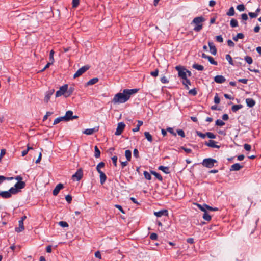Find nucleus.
<instances>
[{
  "instance_id": "f257e3e1",
  "label": "nucleus",
  "mask_w": 261,
  "mask_h": 261,
  "mask_svg": "<svg viewBox=\"0 0 261 261\" xmlns=\"http://www.w3.org/2000/svg\"><path fill=\"white\" fill-rule=\"evenodd\" d=\"M138 91L137 89H124L122 93H118L115 95L113 102L115 103H124L129 99L132 94L137 93Z\"/></svg>"
},
{
  "instance_id": "f03ea898",
  "label": "nucleus",
  "mask_w": 261,
  "mask_h": 261,
  "mask_svg": "<svg viewBox=\"0 0 261 261\" xmlns=\"http://www.w3.org/2000/svg\"><path fill=\"white\" fill-rule=\"evenodd\" d=\"M203 21H204V18L202 16L194 18L192 22V24L193 23L195 25L194 30L196 32H199L202 29V23Z\"/></svg>"
},
{
  "instance_id": "7ed1b4c3",
  "label": "nucleus",
  "mask_w": 261,
  "mask_h": 261,
  "mask_svg": "<svg viewBox=\"0 0 261 261\" xmlns=\"http://www.w3.org/2000/svg\"><path fill=\"white\" fill-rule=\"evenodd\" d=\"M16 193V183L14 187H11L9 191H0V196L3 198H9L11 197L12 194Z\"/></svg>"
},
{
  "instance_id": "20e7f679",
  "label": "nucleus",
  "mask_w": 261,
  "mask_h": 261,
  "mask_svg": "<svg viewBox=\"0 0 261 261\" xmlns=\"http://www.w3.org/2000/svg\"><path fill=\"white\" fill-rule=\"evenodd\" d=\"M175 68L178 71V75L179 77L183 80L187 77L185 68L181 66H176Z\"/></svg>"
},
{
  "instance_id": "39448f33",
  "label": "nucleus",
  "mask_w": 261,
  "mask_h": 261,
  "mask_svg": "<svg viewBox=\"0 0 261 261\" xmlns=\"http://www.w3.org/2000/svg\"><path fill=\"white\" fill-rule=\"evenodd\" d=\"M216 160L211 159L207 158L203 160L202 162V165L207 168H212L214 166V164L216 163Z\"/></svg>"
},
{
  "instance_id": "423d86ee",
  "label": "nucleus",
  "mask_w": 261,
  "mask_h": 261,
  "mask_svg": "<svg viewBox=\"0 0 261 261\" xmlns=\"http://www.w3.org/2000/svg\"><path fill=\"white\" fill-rule=\"evenodd\" d=\"M67 88H68V85L65 84L63 86H61L59 90L57 91L56 93V97H58L62 95H65V93H66V91H67Z\"/></svg>"
},
{
  "instance_id": "0eeeda50",
  "label": "nucleus",
  "mask_w": 261,
  "mask_h": 261,
  "mask_svg": "<svg viewBox=\"0 0 261 261\" xmlns=\"http://www.w3.org/2000/svg\"><path fill=\"white\" fill-rule=\"evenodd\" d=\"M89 67H90L88 65H86V66L82 67L74 74L73 77L76 78V77H79L82 74H83L84 73H85L87 70H88L89 69Z\"/></svg>"
},
{
  "instance_id": "6e6552de",
  "label": "nucleus",
  "mask_w": 261,
  "mask_h": 261,
  "mask_svg": "<svg viewBox=\"0 0 261 261\" xmlns=\"http://www.w3.org/2000/svg\"><path fill=\"white\" fill-rule=\"evenodd\" d=\"M22 179L21 176H17V193L25 186V182L22 181Z\"/></svg>"
},
{
  "instance_id": "1a4fd4ad",
  "label": "nucleus",
  "mask_w": 261,
  "mask_h": 261,
  "mask_svg": "<svg viewBox=\"0 0 261 261\" xmlns=\"http://www.w3.org/2000/svg\"><path fill=\"white\" fill-rule=\"evenodd\" d=\"M125 126V124L123 122L118 123L115 134L116 135H121L123 130H124Z\"/></svg>"
},
{
  "instance_id": "9d476101",
  "label": "nucleus",
  "mask_w": 261,
  "mask_h": 261,
  "mask_svg": "<svg viewBox=\"0 0 261 261\" xmlns=\"http://www.w3.org/2000/svg\"><path fill=\"white\" fill-rule=\"evenodd\" d=\"M83 172L80 169L76 171V172L72 175V178L74 180H76L79 181L82 177Z\"/></svg>"
},
{
  "instance_id": "9b49d317",
  "label": "nucleus",
  "mask_w": 261,
  "mask_h": 261,
  "mask_svg": "<svg viewBox=\"0 0 261 261\" xmlns=\"http://www.w3.org/2000/svg\"><path fill=\"white\" fill-rule=\"evenodd\" d=\"M65 117L67 119V121H68L70 120L77 119L78 116L76 115H73V112L72 111H68L66 112Z\"/></svg>"
},
{
  "instance_id": "f8f14e48",
  "label": "nucleus",
  "mask_w": 261,
  "mask_h": 261,
  "mask_svg": "<svg viewBox=\"0 0 261 261\" xmlns=\"http://www.w3.org/2000/svg\"><path fill=\"white\" fill-rule=\"evenodd\" d=\"M205 145L212 148H219L220 147L219 145H216V142L215 141L212 140H210L208 142H206L205 143Z\"/></svg>"
},
{
  "instance_id": "ddd939ff",
  "label": "nucleus",
  "mask_w": 261,
  "mask_h": 261,
  "mask_svg": "<svg viewBox=\"0 0 261 261\" xmlns=\"http://www.w3.org/2000/svg\"><path fill=\"white\" fill-rule=\"evenodd\" d=\"M54 89H50L46 92L44 97V101L45 102L47 103L48 102L51 96L54 94Z\"/></svg>"
},
{
  "instance_id": "4468645a",
  "label": "nucleus",
  "mask_w": 261,
  "mask_h": 261,
  "mask_svg": "<svg viewBox=\"0 0 261 261\" xmlns=\"http://www.w3.org/2000/svg\"><path fill=\"white\" fill-rule=\"evenodd\" d=\"M98 127H94L93 128H88L85 129L83 132V133L87 135H90L93 134L94 133L97 132L98 130Z\"/></svg>"
},
{
  "instance_id": "2eb2a0df",
  "label": "nucleus",
  "mask_w": 261,
  "mask_h": 261,
  "mask_svg": "<svg viewBox=\"0 0 261 261\" xmlns=\"http://www.w3.org/2000/svg\"><path fill=\"white\" fill-rule=\"evenodd\" d=\"M63 185L61 183L58 184L53 191V194L54 195L56 196L58 194L60 190L63 188Z\"/></svg>"
},
{
  "instance_id": "dca6fc26",
  "label": "nucleus",
  "mask_w": 261,
  "mask_h": 261,
  "mask_svg": "<svg viewBox=\"0 0 261 261\" xmlns=\"http://www.w3.org/2000/svg\"><path fill=\"white\" fill-rule=\"evenodd\" d=\"M154 214L158 217H161L162 216H168V213L167 210H162L159 212H155Z\"/></svg>"
},
{
  "instance_id": "f3484780",
  "label": "nucleus",
  "mask_w": 261,
  "mask_h": 261,
  "mask_svg": "<svg viewBox=\"0 0 261 261\" xmlns=\"http://www.w3.org/2000/svg\"><path fill=\"white\" fill-rule=\"evenodd\" d=\"M243 167V166L241 165L239 163H236L231 166L230 170L232 171H239Z\"/></svg>"
},
{
  "instance_id": "a211bd4d",
  "label": "nucleus",
  "mask_w": 261,
  "mask_h": 261,
  "mask_svg": "<svg viewBox=\"0 0 261 261\" xmlns=\"http://www.w3.org/2000/svg\"><path fill=\"white\" fill-rule=\"evenodd\" d=\"M214 81L217 83L221 84L224 83L226 81V79L222 75H217L214 77Z\"/></svg>"
},
{
  "instance_id": "6ab92c4d",
  "label": "nucleus",
  "mask_w": 261,
  "mask_h": 261,
  "mask_svg": "<svg viewBox=\"0 0 261 261\" xmlns=\"http://www.w3.org/2000/svg\"><path fill=\"white\" fill-rule=\"evenodd\" d=\"M208 44L210 47V52L213 55H215L217 53V49L215 46L214 45V43L213 42H209L208 43Z\"/></svg>"
},
{
  "instance_id": "aec40b11",
  "label": "nucleus",
  "mask_w": 261,
  "mask_h": 261,
  "mask_svg": "<svg viewBox=\"0 0 261 261\" xmlns=\"http://www.w3.org/2000/svg\"><path fill=\"white\" fill-rule=\"evenodd\" d=\"M24 230V226L22 220H19L18 227H17V232H22Z\"/></svg>"
},
{
  "instance_id": "412c9836",
  "label": "nucleus",
  "mask_w": 261,
  "mask_h": 261,
  "mask_svg": "<svg viewBox=\"0 0 261 261\" xmlns=\"http://www.w3.org/2000/svg\"><path fill=\"white\" fill-rule=\"evenodd\" d=\"M246 102L247 103V106H248L249 107H252L255 104V101L253 99L250 98H247L246 99Z\"/></svg>"
},
{
  "instance_id": "4be33fe9",
  "label": "nucleus",
  "mask_w": 261,
  "mask_h": 261,
  "mask_svg": "<svg viewBox=\"0 0 261 261\" xmlns=\"http://www.w3.org/2000/svg\"><path fill=\"white\" fill-rule=\"evenodd\" d=\"M100 174V183L102 185L107 179V176L106 174L102 172L101 171L98 172Z\"/></svg>"
},
{
  "instance_id": "5701e85b",
  "label": "nucleus",
  "mask_w": 261,
  "mask_h": 261,
  "mask_svg": "<svg viewBox=\"0 0 261 261\" xmlns=\"http://www.w3.org/2000/svg\"><path fill=\"white\" fill-rule=\"evenodd\" d=\"M192 67L198 71H202L204 69V67L202 65H199L197 64H194L192 65Z\"/></svg>"
},
{
  "instance_id": "b1692460",
  "label": "nucleus",
  "mask_w": 261,
  "mask_h": 261,
  "mask_svg": "<svg viewBox=\"0 0 261 261\" xmlns=\"http://www.w3.org/2000/svg\"><path fill=\"white\" fill-rule=\"evenodd\" d=\"M125 156L127 160V161H130L131 160L132 158V152L129 150H126L125 151Z\"/></svg>"
},
{
  "instance_id": "393cba45",
  "label": "nucleus",
  "mask_w": 261,
  "mask_h": 261,
  "mask_svg": "<svg viewBox=\"0 0 261 261\" xmlns=\"http://www.w3.org/2000/svg\"><path fill=\"white\" fill-rule=\"evenodd\" d=\"M159 169L162 171L163 172H164V173H166V174H168L169 173V169L168 167H165V166H160L159 167Z\"/></svg>"
},
{
  "instance_id": "a878e982",
  "label": "nucleus",
  "mask_w": 261,
  "mask_h": 261,
  "mask_svg": "<svg viewBox=\"0 0 261 261\" xmlns=\"http://www.w3.org/2000/svg\"><path fill=\"white\" fill-rule=\"evenodd\" d=\"M98 81V79L97 77L93 78L91 80H90L87 83V85H92L95 83H96Z\"/></svg>"
},
{
  "instance_id": "bb28decb",
  "label": "nucleus",
  "mask_w": 261,
  "mask_h": 261,
  "mask_svg": "<svg viewBox=\"0 0 261 261\" xmlns=\"http://www.w3.org/2000/svg\"><path fill=\"white\" fill-rule=\"evenodd\" d=\"M244 37V34L241 33H238L236 36L233 37V39L235 41H237L238 39H243Z\"/></svg>"
},
{
  "instance_id": "cd10ccee",
  "label": "nucleus",
  "mask_w": 261,
  "mask_h": 261,
  "mask_svg": "<svg viewBox=\"0 0 261 261\" xmlns=\"http://www.w3.org/2000/svg\"><path fill=\"white\" fill-rule=\"evenodd\" d=\"M73 91L74 88L72 87H70L69 89L67 88V93H65V97H69L73 93Z\"/></svg>"
},
{
  "instance_id": "c85d7f7f",
  "label": "nucleus",
  "mask_w": 261,
  "mask_h": 261,
  "mask_svg": "<svg viewBox=\"0 0 261 261\" xmlns=\"http://www.w3.org/2000/svg\"><path fill=\"white\" fill-rule=\"evenodd\" d=\"M144 135L145 136V138L147 139V140L150 142H151L152 141V136L150 134V133L148 132H145L144 133Z\"/></svg>"
},
{
  "instance_id": "c756f323",
  "label": "nucleus",
  "mask_w": 261,
  "mask_h": 261,
  "mask_svg": "<svg viewBox=\"0 0 261 261\" xmlns=\"http://www.w3.org/2000/svg\"><path fill=\"white\" fill-rule=\"evenodd\" d=\"M143 124V122L140 120L138 121V124L136 127L133 129L134 132H136L139 130L140 127Z\"/></svg>"
},
{
  "instance_id": "7c9ffc66",
  "label": "nucleus",
  "mask_w": 261,
  "mask_h": 261,
  "mask_svg": "<svg viewBox=\"0 0 261 261\" xmlns=\"http://www.w3.org/2000/svg\"><path fill=\"white\" fill-rule=\"evenodd\" d=\"M182 83L183 85H184L185 86V87L186 89H189L188 85H191V82L187 79V77L186 79H184Z\"/></svg>"
},
{
  "instance_id": "2f4dec72",
  "label": "nucleus",
  "mask_w": 261,
  "mask_h": 261,
  "mask_svg": "<svg viewBox=\"0 0 261 261\" xmlns=\"http://www.w3.org/2000/svg\"><path fill=\"white\" fill-rule=\"evenodd\" d=\"M242 108V105H235L232 107L231 110L233 112H236L238 111L239 109H241Z\"/></svg>"
},
{
  "instance_id": "473e14b6",
  "label": "nucleus",
  "mask_w": 261,
  "mask_h": 261,
  "mask_svg": "<svg viewBox=\"0 0 261 261\" xmlns=\"http://www.w3.org/2000/svg\"><path fill=\"white\" fill-rule=\"evenodd\" d=\"M94 150H95V154H94L95 157L96 158H99L100 155V151L99 150V149L97 146H95L94 147Z\"/></svg>"
},
{
  "instance_id": "72a5a7b5",
  "label": "nucleus",
  "mask_w": 261,
  "mask_h": 261,
  "mask_svg": "<svg viewBox=\"0 0 261 261\" xmlns=\"http://www.w3.org/2000/svg\"><path fill=\"white\" fill-rule=\"evenodd\" d=\"M14 179V177H6L4 176L0 175V184H2L4 180H12Z\"/></svg>"
},
{
  "instance_id": "f704fd0d",
  "label": "nucleus",
  "mask_w": 261,
  "mask_h": 261,
  "mask_svg": "<svg viewBox=\"0 0 261 261\" xmlns=\"http://www.w3.org/2000/svg\"><path fill=\"white\" fill-rule=\"evenodd\" d=\"M226 14L229 16H232L234 15V10L233 7L230 8L228 11L226 13Z\"/></svg>"
},
{
  "instance_id": "c9c22d12",
  "label": "nucleus",
  "mask_w": 261,
  "mask_h": 261,
  "mask_svg": "<svg viewBox=\"0 0 261 261\" xmlns=\"http://www.w3.org/2000/svg\"><path fill=\"white\" fill-rule=\"evenodd\" d=\"M105 166V163L102 162H100L97 165V167H96V170L98 172H101V170L100 169L104 167Z\"/></svg>"
},
{
  "instance_id": "e433bc0d",
  "label": "nucleus",
  "mask_w": 261,
  "mask_h": 261,
  "mask_svg": "<svg viewBox=\"0 0 261 261\" xmlns=\"http://www.w3.org/2000/svg\"><path fill=\"white\" fill-rule=\"evenodd\" d=\"M203 218L205 220L209 221L211 220V216L209 214H208V213L206 211L204 212L203 214Z\"/></svg>"
},
{
  "instance_id": "4c0bfd02",
  "label": "nucleus",
  "mask_w": 261,
  "mask_h": 261,
  "mask_svg": "<svg viewBox=\"0 0 261 261\" xmlns=\"http://www.w3.org/2000/svg\"><path fill=\"white\" fill-rule=\"evenodd\" d=\"M230 25L232 28H234L238 26V22L236 19H232L230 21Z\"/></svg>"
},
{
  "instance_id": "58836bf2",
  "label": "nucleus",
  "mask_w": 261,
  "mask_h": 261,
  "mask_svg": "<svg viewBox=\"0 0 261 261\" xmlns=\"http://www.w3.org/2000/svg\"><path fill=\"white\" fill-rule=\"evenodd\" d=\"M151 173L154 175L155 176V177L158 179L160 181H162V179H163V178L162 177V176L158 173L157 172H155V171H151Z\"/></svg>"
},
{
  "instance_id": "ea45409f",
  "label": "nucleus",
  "mask_w": 261,
  "mask_h": 261,
  "mask_svg": "<svg viewBox=\"0 0 261 261\" xmlns=\"http://www.w3.org/2000/svg\"><path fill=\"white\" fill-rule=\"evenodd\" d=\"M226 59L228 61L229 63L232 65H234V63L233 62L232 59L230 55L229 54H227L226 55Z\"/></svg>"
},
{
  "instance_id": "a19ab883",
  "label": "nucleus",
  "mask_w": 261,
  "mask_h": 261,
  "mask_svg": "<svg viewBox=\"0 0 261 261\" xmlns=\"http://www.w3.org/2000/svg\"><path fill=\"white\" fill-rule=\"evenodd\" d=\"M245 60L249 64H251V63H252L253 62L252 58L250 56H246L245 57Z\"/></svg>"
},
{
  "instance_id": "79ce46f5",
  "label": "nucleus",
  "mask_w": 261,
  "mask_h": 261,
  "mask_svg": "<svg viewBox=\"0 0 261 261\" xmlns=\"http://www.w3.org/2000/svg\"><path fill=\"white\" fill-rule=\"evenodd\" d=\"M143 174L146 179L150 180L151 179V175L147 171H144Z\"/></svg>"
},
{
  "instance_id": "37998d69",
  "label": "nucleus",
  "mask_w": 261,
  "mask_h": 261,
  "mask_svg": "<svg viewBox=\"0 0 261 261\" xmlns=\"http://www.w3.org/2000/svg\"><path fill=\"white\" fill-rule=\"evenodd\" d=\"M225 124V123L220 119H218L216 121V125L217 126H222Z\"/></svg>"
},
{
  "instance_id": "c03bdc74",
  "label": "nucleus",
  "mask_w": 261,
  "mask_h": 261,
  "mask_svg": "<svg viewBox=\"0 0 261 261\" xmlns=\"http://www.w3.org/2000/svg\"><path fill=\"white\" fill-rule=\"evenodd\" d=\"M205 206L207 210H209L211 211H217L218 210V208L217 207H212L206 204H205Z\"/></svg>"
},
{
  "instance_id": "a18cd8bd",
  "label": "nucleus",
  "mask_w": 261,
  "mask_h": 261,
  "mask_svg": "<svg viewBox=\"0 0 261 261\" xmlns=\"http://www.w3.org/2000/svg\"><path fill=\"white\" fill-rule=\"evenodd\" d=\"M245 9V6L243 4H240L237 6V9L239 11H243Z\"/></svg>"
},
{
  "instance_id": "49530a36",
  "label": "nucleus",
  "mask_w": 261,
  "mask_h": 261,
  "mask_svg": "<svg viewBox=\"0 0 261 261\" xmlns=\"http://www.w3.org/2000/svg\"><path fill=\"white\" fill-rule=\"evenodd\" d=\"M59 225L62 227H68V223L65 221H60L59 222Z\"/></svg>"
},
{
  "instance_id": "de8ad7c7",
  "label": "nucleus",
  "mask_w": 261,
  "mask_h": 261,
  "mask_svg": "<svg viewBox=\"0 0 261 261\" xmlns=\"http://www.w3.org/2000/svg\"><path fill=\"white\" fill-rule=\"evenodd\" d=\"M79 1L80 0H72V7L74 8H76L79 4Z\"/></svg>"
},
{
  "instance_id": "09e8293b",
  "label": "nucleus",
  "mask_w": 261,
  "mask_h": 261,
  "mask_svg": "<svg viewBox=\"0 0 261 261\" xmlns=\"http://www.w3.org/2000/svg\"><path fill=\"white\" fill-rule=\"evenodd\" d=\"M54 51L53 50H51L50 51V54H49V61L52 62V63H54Z\"/></svg>"
},
{
  "instance_id": "8fccbe9b",
  "label": "nucleus",
  "mask_w": 261,
  "mask_h": 261,
  "mask_svg": "<svg viewBox=\"0 0 261 261\" xmlns=\"http://www.w3.org/2000/svg\"><path fill=\"white\" fill-rule=\"evenodd\" d=\"M206 136L211 139H214L216 138V136L212 133L207 132L206 133Z\"/></svg>"
},
{
  "instance_id": "3c124183",
  "label": "nucleus",
  "mask_w": 261,
  "mask_h": 261,
  "mask_svg": "<svg viewBox=\"0 0 261 261\" xmlns=\"http://www.w3.org/2000/svg\"><path fill=\"white\" fill-rule=\"evenodd\" d=\"M208 61L213 65H217V62L214 60V59L212 57H210L208 59Z\"/></svg>"
},
{
  "instance_id": "603ef678",
  "label": "nucleus",
  "mask_w": 261,
  "mask_h": 261,
  "mask_svg": "<svg viewBox=\"0 0 261 261\" xmlns=\"http://www.w3.org/2000/svg\"><path fill=\"white\" fill-rule=\"evenodd\" d=\"M216 40L217 41L220 43H222L223 42V39L221 35L216 36Z\"/></svg>"
},
{
  "instance_id": "864d4df0",
  "label": "nucleus",
  "mask_w": 261,
  "mask_h": 261,
  "mask_svg": "<svg viewBox=\"0 0 261 261\" xmlns=\"http://www.w3.org/2000/svg\"><path fill=\"white\" fill-rule=\"evenodd\" d=\"M112 162H113V163L114 164V165L116 167L117 166V156H113L112 158Z\"/></svg>"
},
{
  "instance_id": "5fc2aeb1",
  "label": "nucleus",
  "mask_w": 261,
  "mask_h": 261,
  "mask_svg": "<svg viewBox=\"0 0 261 261\" xmlns=\"http://www.w3.org/2000/svg\"><path fill=\"white\" fill-rule=\"evenodd\" d=\"M197 205L198 206V207H199V208L200 210H201L202 211L205 212L206 211V208L205 206V204L203 206L201 205L200 204H197Z\"/></svg>"
},
{
  "instance_id": "6e6d98bb",
  "label": "nucleus",
  "mask_w": 261,
  "mask_h": 261,
  "mask_svg": "<svg viewBox=\"0 0 261 261\" xmlns=\"http://www.w3.org/2000/svg\"><path fill=\"white\" fill-rule=\"evenodd\" d=\"M248 15L252 18H256L258 16V14L255 12H249Z\"/></svg>"
},
{
  "instance_id": "4d7b16f0",
  "label": "nucleus",
  "mask_w": 261,
  "mask_h": 261,
  "mask_svg": "<svg viewBox=\"0 0 261 261\" xmlns=\"http://www.w3.org/2000/svg\"><path fill=\"white\" fill-rule=\"evenodd\" d=\"M177 133L178 135L180 136L181 137H185V135L184 132L182 129H178L177 130Z\"/></svg>"
},
{
  "instance_id": "13d9d810",
  "label": "nucleus",
  "mask_w": 261,
  "mask_h": 261,
  "mask_svg": "<svg viewBox=\"0 0 261 261\" xmlns=\"http://www.w3.org/2000/svg\"><path fill=\"white\" fill-rule=\"evenodd\" d=\"M244 148L246 151H250L251 149V146L248 144H245L244 145Z\"/></svg>"
},
{
  "instance_id": "bf43d9fd",
  "label": "nucleus",
  "mask_w": 261,
  "mask_h": 261,
  "mask_svg": "<svg viewBox=\"0 0 261 261\" xmlns=\"http://www.w3.org/2000/svg\"><path fill=\"white\" fill-rule=\"evenodd\" d=\"M158 236L155 233H151L150 235V238L152 240H155L157 239Z\"/></svg>"
},
{
  "instance_id": "052dcab7",
  "label": "nucleus",
  "mask_w": 261,
  "mask_h": 261,
  "mask_svg": "<svg viewBox=\"0 0 261 261\" xmlns=\"http://www.w3.org/2000/svg\"><path fill=\"white\" fill-rule=\"evenodd\" d=\"M32 147H29L28 146V148L26 150H23L22 152V156H25L27 153H28V151L30 150V149H32Z\"/></svg>"
},
{
  "instance_id": "680f3d73",
  "label": "nucleus",
  "mask_w": 261,
  "mask_h": 261,
  "mask_svg": "<svg viewBox=\"0 0 261 261\" xmlns=\"http://www.w3.org/2000/svg\"><path fill=\"white\" fill-rule=\"evenodd\" d=\"M158 74H159V70L158 69H156L155 71H152L150 72V74L154 77H156L158 75Z\"/></svg>"
},
{
  "instance_id": "e2e57ef3",
  "label": "nucleus",
  "mask_w": 261,
  "mask_h": 261,
  "mask_svg": "<svg viewBox=\"0 0 261 261\" xmlns=\"http://www.w3.org/2000/svg\"><path fill=\"white\" fill-rule=\"evenodd\" d=\"M6 154V150L5 149H2L1 150L0 153V162L2 161V159L4 156V155Z\"/></svg>"
},
{
  "instance_id": "0e129e2a",
  "label": "nucleus",
  "mask_w": 261,
  "mask_h": 261,
  "mask_svg": "<svg viewBox=\"0 0 261 261\" xmlns=\"http://www.w3.org/2000/svg\"><path fill=\"white\" fill-rule=\"evenodd\" d=\"M241 19L244 21H246L248 19V15L246 13H243L241 14Z\"/></svg>"
},
{
  "instance_id": "69168bd1",
  "label": "nucleus",
  "mask_w": 261,
  "mask_h": 261,
  "mask_svg": "<svg viewBox=\"0 0 261 261\" xmlns=\"http://www.w3.org/2000/svg\"><path fill=\"white\" fill-rule=\"evenodd\" d=\"M196 133H197V135L199 137H201V138H204L206 136V134H203V133H201V132H198V131H197V132H196Z\"/></svg>"
},
{
  "instance_id": "338daca9",
  "label": "nucleus",
  "mask_w": 261,
  "mask_h": 261,
  "mask_svg": "<svg viewBox=\"0 0 261 261\" xmlns=\"http://www.w3.org/2000/svg\"><path fill=\"white\" fill-rule=\"evenodd\" d=\"M161 81L162 83L166 84L169 82L168 79L165 77L163 76L161 79Z\"/></svg>"
},
{
  "instance_id": "774afa93",
  "label": "nucleus",
  "mask_w": 261,
  "mask_h": 261,
  "mask_svg": "<svg viewBox=\"0 0 261 261\" xmlns=\"http://www.w3.org/2000/svg\"><path fill=\"white\" fill-rule=\"evenodd\" d=\"M220 98L218 96L217 94L214 97V102L216 104H218L220 103Z\"/></svg>"
}]
</instances>
